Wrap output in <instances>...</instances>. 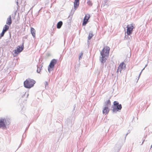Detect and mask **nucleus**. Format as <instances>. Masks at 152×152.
I'll use <instances>...</instances> for the list:
<instances>
[{
  "label": "nucleus",
  "instance_id": "1",
  "mask_svg": "<svg viewBox=\"0 0 152 152\" xmlns=\"http://www.w3.org/2000/svg\"><path fill=\"white\" fill-rule=\"evenodd\" d=\"M35 83V81L32 79H28L24 82V86L27 88H29L32 87Z\"/></svg>",
  "mask_w": 152,
  "mask_h": 152
},
{
  "label": "nucleus",
  "instance_id": "2",
  "mask_svg": "<svg viewBox=\"0 0 152 152\" xmlns=\"http://www.w3.org/2000/svg\"><path fill=\"white\" fill-rule=\"evenodd\" d=\"M122 108V106L119 104L117 101H115L113 102V112L119 111Z\"/></svg>",
  "mask_w": 152,
  "mask_h": 152
},
{
  "label": "nucleus",
  "instance_id": "3",
  "mask_svg": "<svg viewBox=\"0 0 152 152\" xmlns=\"http://www.w3.org/2000/svg\"><path fill=\"white\" fill-rule=\"evenodd\" d=\"M57 62V60L55 59H53L51 61L48 68V72L50 73L53 70L55 65L56 63Z\"/></svg>",
  "mask_w": 152,
  "mask_h": 152
},
{
  "label": "nucleus",
  "instance_id": "4",
  "mask_svg": "<svg viewBox=\"0 0 152 152\" xmlns=\"http://www.w3.org/2000/svg\"><path fill=\"white\" fill-rule=\"evenodd\" d=\"M7 123L6 120L5 118L0 119V128L6 129L7 128L6 126Z\"/></svg>",
  "mask_w": 152,
  "mask_h": 152
},
{
  "label": "nucleus",
  "instance_id": "5",
  "mask_svg": "<svg viewBox=\"0 0 152 152\" xmlns=\"http://www.w3.org/2000/svg\"><path fill=\"white\" fill-rule=\"evenodd\" d=\"M23 43L22 45L21 46H18L17 47V49L15 50H13V52H14V53L13 55L15 54L16 55L18 54L19 53L21 52L23 50L24 48V46L23 45Z\"/></svg>",
  "mask_w": 152,
  "mask_h": 152
},
{
  "label": "nucleus",
  "instance_id": "6",
  "mask_svg": "<svg viewBox=\"0 0 152 152\" xmlns=\"http://www.w3.org/2000/svg\"><path fill=\"white\" fill-rule=\"evenodd\" d=\"M110 50L109 47L108 46H106L104 47L102 49L101 52H102L103 55L104 56H107L109 55V53Z\"/></svg>",
  "mask_w": 152,
  "mask_h": 152
},
{
  "label": "nucleus",
  "instance_id": "7",
  "mask_svg": "<svg viewBox=\"0 0 152 152\" xmlns=\"http://www.w3.org/2000/svg\"><path fill=\"white\" fill-rule=\"evenodd\" d=\"M127 34L128 35H130L132 34L133 29V26L132 25H128L127 26Z\"/></svg>",
  "mask_w": 152,
  "mask_h": 152
},
{
  "label": "nucleus",
  "instance_id": "8",
  "mask_svg": "<svg viewBox=\"0 0 152 152\" xmlns=\"http://www.w3.org/2000/svg\"><path fill=\"white\" fill-rule=\"evenodd\" d=\"M90 18L89 15L87 14L86 15L84 19L82 25L83 26H85L87 23L88 22V20Z\"/></svg>",
  "mask_w": 152,
  "mask_h": 152
},
{
  "label": "nucleus",
  "instance_id": "9",
  "mask_svg": "<svg viewBox=\"0 0 152 152\" xmlns=\"http://www.w3.org/2000/svg\"><path fill=\"white\" fill-rule=\"evenodd\" d=\"M124 67L125 68V65L124 62L121 63L119 65L118 68L117 70V72H120L121 73V71L122 69L124 68Z\"/></svg>",
  "mask_w": 152,
  "mask_h": 152
},
{
  "label": "nucleus",
  "instance_id": "10",
  "mask_svg": "<svg viewBox=\"0 0 152 152\" xmlns=\"http://www.w3.org/2000/svg\"><path fill=\"white\" fill-rule=\"evenodd\" d=\"M100 54L101 57H100V60L102 63H104L105 62L106 60V58H105V57L106 56L103 55L102 52H101Z\"/></svg>",
  "mask_w": 152,
  "mask_h": 152
},
{
  "label": "nucleus",
  "instance_id": "11",
  "mask_svg": "<svg viewBox=\"0 0 152 152\" xmlns=\"http://www.w3.org/2000/svg\"><path fill=\"white\" fill-rule=\"evenodd\" d=\"M109 111V109L108 107H104L103 109V113L104 114H107Z\"/></svg>",
  "mask_w": 152,
  "mask_h": 152
},
{
  "label": "nucleus",
  "instance_id": "12",
  "mask_svg": "<svg viewBox=\"0 0 152 152\" xmlns=\"http://www.w3.org/2000/svg\"><path fill=\"white\" fill-rule=\"evenodd\" d=\"M12 23L11 17V15H10L9 17L7 18L6 24L8 25H10Z\"/></svg>",
  "mask_w": 152,
  "mask_h": 152
},
{
  "label": "nucleus",
  "instance_id": "13",
  "mask_svg": "<svg viewBox=\"0 0 152 152\" xmlns=\"http://www.w3.org/2000/svg\"><path fill=\"white\" fill-rule=\"evenodd\" d=\"M111 105V102L110 100H108L107 101L105 102L104 103V107H110Z\"/></svg>",
  "mask_w": 152,
  "mask_h": 152
},
{
  "label": "nucleus",
  "instance_id": "14",
  "mask_svg": "<svg viewBox=\"0 0 152 152\" xmlns=\"http://www.w3.org/2000/svg\"><path fill=\"white\" fill-rule=\"evenodd\" d=\"M79 1H75L74 2V7L76 9L79 6Z\"/></svg>",
  "mask_w": 152,
  "mask_h": 152
},
{
  "label": "nucleus",
  "instance_id": "15",
  "mask_svg": "<svg viewBox=\"0 0 152 152\" xmlns=\"http://www.w3.org/2000/svg\"><path fill=\"white\" fill-rule=\"evenodd\" d=\"M31 33L33 37L34 38H35V30L33 28H31Z\"/></svg>",
  "mask_w": 152,
  "mask_h": 152
},
{
  "label": "nucleus",
  "instance_id": "16",
  "mask_svg": "<svg viewBox=\"0 0 152 152\" xmlns=\"http://www.w3.org/2000/svg\"><path fill=\"white\" fill-rule=\"evenodd\" d=\"M63 24V23L61 21H60L58 23L57 25V28H60Z\"/></svg>",
  "mask_w": 152,
  "mask_h": 152
},
{
  "label": "nucleus",
  "instance_id": "17",
  "mask_svg": "<svg viewBox=\"0 0 152 152\" xmlns=\"http://www.w3.org/2000/svg\"><path fill=\"white\" fill-rule=\"evenodd\" d=\"M42 69V66L41 65L37 66V72L38 73H39Z\"/></svg>",
  "mask_w": 152,
  "mask_h": 152
},
{
  "label": "nucleus",
  "instance_id": "18",
  "mask_svg": "<svg viewBox=\"0 0 152 152\" xmlns=\"http://www.w3.org/2000/svg\"><path fill=\"white\" fill-rule=\"evenodd\" d=\"M9 28V27L8 26L5 25L4 26L2 31L5 32Z\"/></svg>",
  "mask_w": 152,
  "mask_h": 152
},
{
  "label": "nucleus",
  "instance_id": "19",
  "mask_svg": "<svg viewBox=\"0 0 152 152\" xmlns=\"http://www.w3.org/2000/svg\"><path fill=\"white\" fill-rule=\"evenodd\" d=\"M93 33L91 32H90L89 33V35L88 37V40L90 39L93 36Z\"/></svg>",
  "mask_w": 152,
  "mask_h": 152
},
{
  "label": "nucleus",
  "instance_id": "20",
  "mask_svg": "<svg viewBox=\"0 0 152 152\" xmlns=\"http://www.w3.org/2000/svg\"><path fill=\"white\" fill-rule=\"evenodd\" d=\"M83 53L81 52V53H80L79 55V60H80L81 58H82V56H83Z\"/></svg>",
  "mask_w": 152,
  "mask_h": 152
},
{
  "label": "nucleus",
  "instance_id": "21",
  "mask_svg": "<svg viewBox=\"0 0 152 152\" xmlns=\"http://www.w3.org/2000/svg\"><path fill=\"white\" fill-rule=\"evenodd\" d=\"M5 33V32H4V31H2V32H1V33L0 34V38H1V37H3L4 36V34Z\"/></svg>",
  "mask_w": 152,
  "mask_h": 152
},
{
  "label": "nucleus",
  "instance_id": "22",
  "mask_svg": "<svg viewBox=\"0 0 152 152\" xmlns=\"http://www.w3.org/2000/svg\"><path fill=\"white\" fill-rule=\"evenodd\" d=\"M87 3L88 5H92V3L89 0H88Z\"/></svg>",
  "mask_w": 152,
  "mask_h": 152
},
{
  "label": "nucleus",
  "instance_id": "23",
  "mask_svg": "<svg viewBox=\"0 0 152 152\" xmlns=\"http://www.w3.org/2000/svg\"><path fill=\"white\" fill-rule=\"evenodd\" d=\"M147 64L145 65V67H144V68H143V69L142 70V71H141V72H140V74H139V77L140 76V75H141V73H142V71L144 69H145V67L147 66Z\"/></svg>",
  "mask_w": 152,
  "mask_h": 152
},
{
  "label": "nucleus",
  "instance_id": "24",
  "mask_svg": "<svg viewBox=\"0 0 152 152\" xmlns=\"http://www.w3.org/2000/svg\"><path fill=\"white\" fill-rule=\"evenodd\" d=\"M18 0H15V1L16 2L17 5H18Z\"/></svg>",
  "mask_w": 152,
  "mask_h": 152
},
{
  "label": "nucleus",
  "instance_id": "25",
  "mask_svg": "<svg viewBox=\"0 0 152 152\" xmlns=\"http://www.w3.org/2000/svg\"><path fill=\"white\" fill-rule=\"evenodd\" d=\"M45 87H46V86L48 85V83L47 82H45Z\"/></svg>",
  "mask_w": 152,
  "mask_h": 152
},
{
  "label": "nucleus",
  "instance_id": "26",
  "mask_svg": "<svg viewBox=\"0 0 152 152\" xmlns=\"http://www.w3.org/2000/svg\"><path fill=\"white\" fill-rule=\"evenodd\" d=\"M128 134V133H127V134H126V136H127V135Z\"/></svg>",
  "mask_w": 152,
  "mask_h": 152
},
{
  "label": "nucleus",
  "instance_id": "27",
  "mask_svg": "<svg viewBox=\"0 0 152 152\" xmlns=\"http://www.w3.org/2000/svg\"><path fill=\"white\" fill-rule=\"evenodd\" d=\"M28 94H27V97H28Z\"/></svg>",
  "mask_w": 152,
  "mask_h": 152
},
{
  "label": "nucleus",
  "instance_id": "28",
  "mask_svg": "<svg viewBox=\"0 0 152 152\" xmlns=\"http://www.w3.org/2000/svg\"><path fill=\"white\" fill-rule=\"evenodd\" d=\"M140 77V76L139 77H139H138V80H139V78Z\"/></svg>",
  "mask_w": 152,
  "mask_h": 152
},
{
  "label": "nucleus",
  "instance_id": "29",
  "mask_svg": "<svg viewBox=\"0 0 152 152\" xmlns=\"http://www.w3.org/2000/svg\"><path fill=\"white\" fill-rule=\"evenodd\" d=\"M151 147L152 148V145H151Z\"/></svg>",
  "mask_w": 152,
  "mask_h": 152
}]
</instances>
